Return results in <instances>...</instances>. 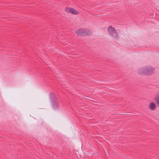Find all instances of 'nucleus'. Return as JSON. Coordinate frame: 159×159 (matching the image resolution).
Segmentation results:
<instances>
[{"label":"nucleus","instance_id":"nucleus-2","mask_svg":"<svg viewBox=\"0 0 159 159\" xmlns=\"http://www.w3.org/2000/svg\"><path fill=\"white\" fill-rule=\"evenodd\" d=\"M50 97L53 107L55 109L58 108L59 104L54 93L53 92L50 93Z\"/></svg>","mask_w":159,"mask_h":159},{"label":"nucleus","instance_id":"nucleus-3","mask_svg":"<svg viewBox=\"0 0 159 159\" xmlns=\"http://www.w3.org/2000/svg\"><path fill=\"white\" fill-rule=\"evenodd\" d=\"M107 31L109 34L114 38L117 39L118 38V35L116 30L111 26L108 27Z\"/></svg>","mask_w":159,"mask_h":159},{"label":"nucleus","instance_id":"nucleus-7","mask_svg":"<svg viewBox=\"0 0 159 159\" xmlns=\"http://www.w3.org/2000/svg\"><path fill=\"white\" fill-rule=\"evenodd\" d=\"M149 107L151 109L153 110L155 108L156 105L154 102H152L150 104Z\"/></svg>","mask_w":159,"mask_h":159},{"label":"nucleus","instance_id":"nucleus-5","mask_svg":"<svg viewBox=\"0 0 159 159\" xmlns=\"http://www.w3.org/2000/svg\"><path fill=\"white\" fill-rule=\"evenodd\" d=\"M65 11L68 13H71L73 15H78L80 14V12L78 10L73 8L66 7L65 8Z\"/></svg>","mask_w":159,"mask_h":159},{"label":"nucleus","instance_id":"nucleus-4","mask_svg":"<svg viewBox=\"0 0 159 159\" xmlns=\"http://www.w3.org/2000/svg\"><path fill=\"white\" fill-rule=\"evenodd\" d=\"M75 33L78 35L81 36L89 35L90 34L89 30H85L82 28L78 29L75 30Z\"/></svg>","mask_w":159,"mask_h":159},{"label":"nucleus","instance_id":"nucleus-6","mask_svg":"<svg viewBox=\"0 0 159 159\" xmlns=\"http://www.w3.org/2000/svg\"><path fill=\"white\" fill-rule=\"evenodd\" d=\"M155 101L156 104L159 107V93L157 94L156 97L155 98Z\"/></svg>","mask_w":159,"mask_h":159},{"label":"nucleus","instance_id":"nucleus-1","mask_svg":"<svg viewBox=\"0 0 159 159\" xmlns=\"http://www.w3.org/2000/svg\"><path fill=\"white\" fill-rule=\"evenodd\" d=\"M155 69L151 66H145L139 69L138 70V74L140 75H149L153 74Z\"/></svg>","mask_w":159,"mask_h":159}]
</instances>
